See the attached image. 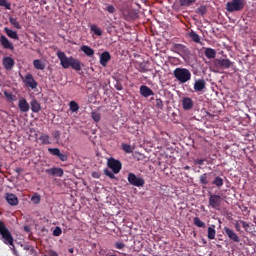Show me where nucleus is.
Instances as JSON below:
<instances>
[{"mask_svg": "<svg viewBox=\"0 0 256 256\" xmlns=\"http://www.w3.org/2000/svg\"><path fill=\"white\" fill-rule=\"evenodd\" d=\"M57 57L63 69H69L71 67L74 71H81L82 67L79 59H75L72 56L67 57L65 52L62 51L57 52Z\"/></svg>", "mask_w": 256, "mask_h": 256, "instance_id": "nucleus-1", "label": "nucleus"}, {"mask_svg": "<svg viewBox=\"0 0 256 256\" xmlns=\"http://www.w3.org/2000/svg\"><path fill=\"white\" fill-rule=\"evenodd\" d=\"M0 239L4 243V245H9L10 247H15V239L13 238V234L5 225V222L0 220Z\"/></svg>", "mask_w": 256, "mask_h": 256, "instance_id": "nucleus-2", "label": "nucleus"}, {"mask_svg": "<svg viewBox=\"0 0 256 256\" xmlns=\"http://www.w3.org/2000/svg\"><path fill=\"white\" fill-rule=\"evenodd\" d=\"M173 75L175 79L179 81V83H187L191 81V71H189L187 68L178 67L173 71Z\"/></svg>", "mask_w": 256, "mask_h": 256, "instance_id": "nucleus-3", "label": "nucleus"}, {"mask_svg": "<svg viewBox=\"0 0 256 256\" xmlns=\"http://www.w3.org/2000/svg\"><path fill=\"white\" fill-rule=\"evenodd\" d=\"M172 49L174 50V53H178V55H180L184 60L191 57V49H189L185 44H173Z\"/></svg>", "mask_w": 256, "mask_h": 256, "instance_id": "nucleus-4", "label": "nucleus"}, {"mask_svg": "<svg viewBox=\"0 0 256 256\" xmlns=\"http://www.w3.org/2000/svg\"><path fill=\"white\" fill-rule=\"evenodd\" d=\"M245 9L244 0H232L231 2L226 3V11L228 13H235V11H243Z\"/></svg>", "mask_w": 256, "mask_h": 256, "instance_id": "nucleus-5", "label": "nucleus"}, {"mask_svg": "<svg viewBox=\"0 0 256 256\" xmlns=\"http://www.w3.org/2000/svg\"><path fill=\"white\" fill-rule=\"evenodd\" d=\"M107 166L115 174L120 173L121 169H123V164L121 163V161H119L115 158H109L108 161H107Z\"/></svg>", "mask_w": 256, "mask_h": 256, "instance_id": "nucleus-6", "label": "nucleus"}, {"mask_svg": "<svg viewBox=\"0 0 256 256\" xmlns=\"http://www.w3.org/2000/svg\"><path fill=\"white\" fill-rule=\"evenodd\" d=\"M128 183L134 187H144L145 179L137 177L134 173L128 174Z\"/></svg>", "mask_w": 256, "mask_h": 256, "instance_id": "nucleus-7", "label": "nucleus"}, {"mask_svg": "<svg viewBox=\"0 0 256 256\" xmlns=\"http://www.w3.org/2000/svg\"><path fill=\"white\" fill-rule=\"evenodd\" d=\"M214 65L216 69H229L233 65V62L227 58H220L214 60Z\"/></svg>", "mask_w": 256, "mask_h": 256, "instance_id": "nucleus-8", "label": "nucleus"}, {"mask_svg": "<svg viewBox=\"0 0 256 256\" xmlns=\"http://www.w3.org/2000/svg\"><path fill=\"white\" fill-rule=\"evenodd\" d=\"M18 109L20 113H29V110L31 109V105H29V102H27V98L20 97L18 101Z\"/></svg>", "mask_w": 256, "mask_h": 256, "instance_id": "nucleus-9", "label": "nucleus"}, {"mask_svg": "<svg viewBox=\"0 0 256 256\" xmlns=\"http://www.w3.org/2000/svg\"><path fill=\"white\" fill-rule=\"evenodd\" d=\"M209 205L212 209H216L219 211L221 207V196L219 195H210L209 197Z\"/></svg>", "mask_w": 256, "mask_h": 256, "instance_id": "nucleus-10", "label": "nucleus"}, {"mask_svg": "<svg viewBox=\"0 0 256 256\" xmlns=\"http://www.w3.org/2000/svg\"><path fill=\"white\" fill-rule=\"evenodd\" d=\"M224 233L226 236H228L230 241H233L234 243H239V241H241V239L239 238V235H237V233H235L233 229L227 226L224 227Z\"/></svg>", "mask_w": 256, "mask_h": 256, "instance_id": "nucleus-11", "label": "nucleus"}, {"mask_svg": "<svg viewBox=\"0 0 256 256\" xmlns=\"http://www.w3.org/2000/svg\"><path fill=\"white\" fill-rule=\"evenodd\" d=\"M48 153H50V155H53L54 157H58V159L63 162L67 161L68 159L67 154L61 153V150L59 148H48Z\"/></svg>", "mask_w": 256, "mask_h": 256, "instance_id": "nucleus-12", "label": "nucleus"}, {"mask_svg": "<svg viewBox=\"0 0 256 256\" xmlns=\"http://www.w3.org/2000/svg\"><path fill=\"white\" fill-rule=\"evenodd\" d=\"M24 83L27 87H30V89H37V81L35 78H33V74H26Z\"/></svg>", "mask_w": 256, "mask_h": 256, "instance_id": "nucleus-13", "label": "nucleus"}, {"mask_svg": "<svg viewBox=\"0 0 256 256\" xmlns=\"http://www.w3.org/2000/svg\"><path fill=\"white\" fill-rule=\"evenodd\" d=\"M45 173L51 175V177H61L64 174L63 169L57 167L46 169Z\"/></svg>", "mask_w": 256, "mask_h": 256, "instance_id": "nucleus-14", "label": "nucleus"}, {"mask_svg": "<svg viewBox=\"0 0 256 256\" xmlns=\"http://www.w3.org/2000/svg\"><path fill=\"white\" fill-rule=\"evenodd\" d=\"M0 43L4 49H9L10 51H13V49H15L13 43H11V41H9V39L5 35L0 36Z\"/></svg>", "mask_w": 256, "mask_h": 256, "instance_id": "nucleus-15", "label": "nucleus"}, {"mask_svg": "<svg viewBox=\"0 0 256 256\" xmlns=\"http://www.w3.org/2000/svg\"><path fill=\"white\" fill-rule=\"evenodd\" d=\"M5 199L12 207L19 205V198L13 193H6Z\"/></svg>", "mask_w": 256, "mask_h": 256, "instance_id": "nucleus-16", "label": "nucleus"}, {"mask_svg": "<svg viewBox=\"0 0 256 256\" xmlns=\"http://www.w3.org/2000/svg\"><path fill=\"white\" fill-rule=\"evenodd\" d=\"M193 106H194L193 99H191L190 97H184L182 99V107L184 111H191Z\"/></svg>", "mask_w": 256, "mask_h": 256, "instance_id": "nucleus-17", "label": "nucleus"}, {"mask_svg": "<svg viewBox=\"0 0 256 256\" xmlns=\"http://www.w3.org/2000/svg\"><path fill=\"white\" fill-rule=\"evenodd\" d=\"M109 61H111V53L108 51L103 52L100 55V65H102V67H107V63H109Z\"/></svg>", "mask_w": 256, "mask_h": 256, "instance_id": "nucleus-18", "label": "nucleus"}, {"mask_svg": "<svg viewBox=\"0 0 256 256\" xmlns=\"http://www.w3.org/2000/svg\"><path fill=\"white\" fill-rule=\"evenodd\" d=\"M140 95L142 97L147 98V97H151V95H155V92H153V90L148 86L142 85L140 86Z\"/></svg>", "mask_w": 256, "mask_h": 256, "instance_id": "nucleus-19", "label": "nucleus"}, {"mask_svg": "<svg viewBox=\"0 0 256 256\" xmlns=\"http://www.w3.org/2000/svg\"><path fill=\"white\" fill-rule=\"evenodd\" d=\"M3 65H4L5 69H7L9 71V70L13 69V67H15V60H13V58H11V57H4Z\"/></svg>", "mask_w": 256, "mask_h": 256, "instance_id": "nucleus-20", "label": "nucleus"}, {"mask_svg": "<svg viewBox=\"0 0 256 256\" xmlns=\"http://www.w3.org/2000/svg\"><path fill=\"white\" fill-rule=\"evenodd\" d=\"M30 107L33 113H39L41 111V104L35 98L31 100Z\"/></svg>", "mask_w": 256, "mask_h": 256, "instance_id": "nucleus-21", "label": "nucleus"}, {"mask_svg": "<svg viewBox=\"0 0 256 256\" xmlns=\"http://www.w3.org/2000/svg\"><path fill=\"white\" fill-rule=\"evenodd\" d=\"M215 224H212L208 227V230H207V238L210 240V241H213V239H215V236L217 235V230H215Z\"/></svg>", "mask_w": 256, "mask_h": 256, "instance_id": "nucleus-22", "label": "nucleus"}, {"mask_svg": "<svg viewBox=\"0 0 256 256\" xmlns=\"http://www.w3.org/2000/svg\"><path fill=\"white\" fill-rule=\"evenodd\" d=\"M205 81L203 79H198L195 81L194 83V91L199 92V91H203V89H205Z\"/></svg>", "mask_w": 256, "mask_h": 256, "instance_id": "nucleus-23", "label": "nucleus"}, {"mask_svg": "<svg viewBox=\"0 0 256 256\" xmlns=\"http://www.w3.org/2000/svg\"><path fill=\"white\" fill-rule=\"evenodd\" d=\"M204 55L207 59H215L217 57V51L213 48H205Z\"/></svg>", "mask_w": 256, "mask_h": 256, "instance_id": "nucleus-24", "label": "nucleus"}, {"mask_svg": "<svg viewBox=\"0 0 256 256\" xmlns=\"http://www.w3.org/2000/svg\"><path fill=\"white\" fill-rule=\"evenodd\" d=\"M4 31L6 33V35H8L10 37V39H14L15 41H19V35L17 34L16 31H13L9 28H4Z\"/></svg>", "mask_w": 256, "mask_h": 256, "instance_id": "nucleus-25", "label": "nucleus"}, {"mask_svg": "<svg viewBox=\"0 0 256 256\" xmlns=\"http://www.w3.org/2000/svg\"><path fill=\"white\" fill-rule=\"evenodd\" d=\"M81 51L83 53H85L87 55V57H93L95 55V50H93V48H91L87 45H83L81 47Z\"/></svg>", "mask_w": 256, "mask_h": 256, "instance_id": "nucleus-26", "label": "nucleus"}, {"mask_svg": "<svg viewBox=\"0 0 256 256\" xmlns=\"http://www.w3.org/2000/svg\"><path fill=\"white\" fill-rule=\"evenodd\" d=\"M39 141H41L42 145H51V138L49 134L42 133L39 137Z\"/></svg>", "mask_w": 256, "mask_h": 256, "instance_id": "nucleus-27", "label": "nucleus"}, {"mask_svg": "<svg viewBox=\"0 0 256 256\" xmlns=\"http://www.w3.org/2000/svg\"><path fill=\"white\" fill-rule=\"evenodd\" d=\"M33 65H34V68L37 69L38 71H43L45 69V62H43L40 59H35L33 61Z\"/></svg>", "mask_w": 256, "mask_h": 256, "instance_id": "nucleus-28", "label": "nucleus"}, {"mask_svg": "<svg viewBox=\"0 0 256 256\" xmlns=\"http://www.w3.org/2000/svg\"><path fill=\"white\" fill-rule=\"evenodd\" d=\"M193 224L195 227H199L200 229H205V227H207V224H205V222H203L199 217L193 218Z\"/></svg>", "mask_w": 256, "mask_h": 256, "instance_id": "nucleus-29", "label": "nucleus"}, {"mask_svg": "<svg viewBox=\"0 0 256 256\" xmlns=\"http://www.w3.org/2000/svg\"><path fill=\"white\" fill-rule=\"evenodd\" d=\"M188 37H190L194 43H201V36H199L195 31L189 32Z\"/></svg>", "mask_w": 256, "mask_h": 256, "instance_id": "nucleus-30", "label": "nucleus"}, {"mask_svg": "<svg viewBox=\"0 0 256 256\" xmlns=\"http://www.w3.org/2000/svg\"><path fill=\"white\" fill-rule=\"evenodd\" d=\"M139 18V12L135 9L128 10V16L126 19L130 21L131 19H138Z\"/></svg>", "mask_w": 256, "mask_h": 256, "instance_id": "nucleus-31", "label": "nucleus"}, {"mask_svg": "<svg viewBox=\"0 0 256 256\" xmlns=\"http://www.w3.org/2000/svg\"><path fill=\"white\" fill-rule=\"evenodd\" d=\"M211 177V173H204L200 176L201 185H209V178Z\"/></svg>", "mask_w": 256, "mask_h": 256, "instance_id": "nucleus-32", "label": "nucleus"}, {"mask_svg": "<svg viewBox=\"0 0 256 256\" xmlns=\"http://www.w3.org/2000/svg\"><path fill=\"white\" fill-rule=\"evenodd\" d=\"M90 30L92 31V33H94V35H97L98 37H101V35H103V30L97 27L96 24H92Z\"/></svg>", "mask_w": 256, "mask_h": 256, "instance_id": "nucleus-33", "label": "nucleus"}, {"mask_svg": "<svg viewBox=\"0 0 256 256\" xmlns=\"http://www.w3.org/2000/svg\"><path fill=\"white\" fill-rule=\"evenodd\" d=\"M138 71L140 73H149L151 70L147 67V62H142L138 65Z\"/></svg>", "mask_w": 256, "mask_h": 256, "instance_id": "nucleus-34", "label": "nucleus"}, {"mask_svg": "<svg viewBox=\"0 0 256 256\" xmlns=\"http://www.w3.org/2000/svg\"><path fill=\"white\" fill-rule=\"evenodd\" d=\"M180 7H191L193 3H197V0H179Z\"/></svg>", "mask_w": 256, "mask_h": 256, "instance_id": "nucleus-35", "label": "nucleus"}, {"mask_svg": "<svg viewBox=\"0 0 256 256\" xmlns=\"http://www.w3.org/2000/svg\"><path fill=\"white\" fill-rule=\"evenodd\" d=\"M69 107L72 113H77V111H79V104L76 101H71Z\"/></svg>", "mask_w": 256, "mask_h": 256, "instance_id": "nucleus-36", "label": "nucleus"}, {"mask_svg": "<svg viewBox=\"0 0 256 256\" xmlns=\"http://www.w3.org/2000/svg\"><path fill=\"white\" fill-rule=\"evenodd\" d=\"M4 96L6 97L7 101L12 103V101H15L17 99V96H15L13 93L4 91Z\"/></svg>", "mask_w": 256, "mask_h": 256, "instance_id": "nucleus-37", "label": "nucleus"}, {"mask_svg": "<svg viewBox=\"0 0 256 256\" xmlns=\"http://www.w3.org/2000/svg\"><path fill=\"white\" fill-rule=\"evenodd\" d=\"M196 13L198 15H201V17H204L207 15V6H200L196 9Z\"/></svg>", "mask_w": 256, "mask_h": 256, "instance_id": "nucleus-38", "label": "nucleus"}, {"mask_svg": "<svg viewBox=\"0 0 256 256\" xmlns=\"http://www.w3.org/2000/svg\"><path fill=\"white\" fill-rule=\"evenodd\" d=\"M91 119H93V121H95V123H99V121H101V113L92 111Z\"/></svg>", "mask_w": 256, "mask_h": 256, "instance_id": "nucleus-39", "label": "nucleus"}, {"mask_svg": "<svg viewBox=\"0 0 256 256\" xmlns=\"http://www.w3.org/2000/svg\"><path fill=\"white\" fill-rule=\"evenodd\" d=\"M212 185H216V187H223V178L217 176L215 179L212 181Z\"/></svg>", "mask_w": 256, "mask_h": 256, "instance_id": "nucleus-40", "label": "nucleus"}, {"mask_svg": "<svg viewBox=\"0 0 256 256\" xmlns=\"http://www.w3.org/2000/svg\"><path fill=\"white\" fill-rule=\"evenodd\" d=\"M31 201L35 204V205H39V203H41V196L39 194H34L31 197Z\"/></svg>", "mask_w": 256, "mask_h": 256, "instance_id": "nucleus-41", "label": "nucleus"}, {"mask_svg": "<svg viewBox=\"0 0 256 256\" xmlns=\"http://www.w3.org/2000/svg\"><path fill=\"white\" fill-rule=\"evenodd\" d=\"M0 7H5L8 11H11V3L7 0H0Z\"/></svg>", "mask_w": 256, "mask_h": 256, "instance_id": "nucleus-42", "label": "nucleus"}, {"mask_svg": "<svg viewBox=\"0 0 256 256\" xmlns=\"http://www.w3.org/2000/svg\"><path fill=\"white\" fill-rule=\"evenodd\" d=\"M9 21L16 29H21V24L17 21V18H10Z\"/></svg>", "mask_w": 256, "mask_h": 256, "instance_id": "nucleus-43", "label": "nucleus"}, {"mask_svg": "<svg viewBox=\"0 0 256 256\" xmlns=\"http://www.w3.org/2000/svg\"><path fill=\"white\" fill-rule=\"evenodd\" d=\"M122 149L125 153H133V147L129 144H122Z\"/></svg>", "mask_w": 256, "mask_h": 256, "instance_id": "nucleus-44", "label": "nucleus"}, {"mask_svg": "<svg viewBox=\"0 0 256 256\" xmlns=\"http://www.w3.org/2000/svg\"><path fill=\"white\" fill-rule=\"evenodd\" d=\"M61 233H63V230L61 229V227L57 226L53 231V236L60 237Z\"/></svg>", "mask_w": 256, "mask_h": 256, "instance_id": "nucleus-45", "label": "nucleus"}, {"mask_svg": "<svg viewBox=\"0 0 256 256\" xmlns=\"http://www.w3.org/2000/svg\"><path fill=\"white\" fill-rule=\"evenodd\" d=\"M104 174L110 179H115V173L109 169H104Z\"/></svg>", "mask_w": 256, "mask_h": 256, "instance_id": "nucleus-46", "label": "nucleus"}, {"mask_svg": "<svg viewBox=\"0 0 256 256\" xmlns=\"http://www.w3.org/2000/svg\"><path fill=\"white\" fill-rule=\"evenodd\" d=\"M155 107L157 109H163V100H161L160 98L156 99Z\"/></svg>", "mask_w": 256, "mask_h": 256, "instance_id": "nucleus-47", "label": "nucleus"}, {"mask_svg": "<svg viewBox=\"0 0 256 256\" xmlns=\"http://www.w3.org/2000/svg\"><path fill=\"white\" fill-rule=\"evenodd\" d=\"M116 249H125V243L123 242H116L115 243Z\"/></svg>", "mask_w": 256, "mask_h": 256, "instance_id": "nucleus-48", "label": "nucleus"}, {"mask_svg": "<svg viewBox=\"0 0 256 256\" xmlns=\"http://www.w3.org/2000/svg\"><path fill=\"white\" fill-rule=\"evenodd\" d=\"M239 223L242 225V227L245 229V231H247V229H249V223L240 220Z\"/></svg>", "mask_w": 256, "mask_h": 256, "instance_id": "nucleus-49", "label": "nucleus"}, {"mask_svg": "<svg viewBox=\"0 0 256 256\" xmlns=\"http://www.w3.org/2000/svg\"><path fill=\"white\" fill-rule=\"evenodd\" d=\"M106 10L108 11V13H115V6L108 5Z\"/></svg>", "mask_w": 256, "mask_h": 256, "instance_id": "nucleus-50", "label": "nucleus"}, {"mask_svg": "<svg viewBox=\"0 0 256 256\" xmlns=\"http://www.w3.org/2000/svg\"><path fill=\"white\" fill-rule=\"evenodd\" d=\"M203 163H205V159L194 160V165H203Z\"/></svg>", "mask_w": 256, "mask_h": 256, "instance_id": "nucleus-51", "label": "nucleus"}, {"mask_svg": "<svg viewBox=\"0 0 256 256\" xmlns=\"http://www.w3.org/2000/svg\"><path fill=\"white\" fill-rule=\"evenodd\" d=\"M91 175H92L93 179H99L101 177V173H99V172H92Z\"/></svg>", "mask_w": 256, "mask_h": 256, "instance_id": "nucleus-52", "label": "nucleus"}, {"mask_svg": "<svg viewBox=\"0 0 256 256\" xmlns=\"http://www.w3.org/2000/svg\"><path fill=\"white\" fill-rule=\"evenodd\" d=\"M53 137H54V139H59L61 137V132H59V130L55 131L53 133Z\"/></svg>", "mask_w": 256, "mask_h": 256, "instance_id": "nucleus-53", "label": "nucleus"}, {"mask_svg": "<svg viewBox=\"0 0 256 256\" xmlns=\"http://www.w3.org/2000/svg\"><path fill=\"white\" fill-rule=\"evenodd\" d=\"M235 229H236V231H241V222H236V224H235Z\"/></svg>", "mask_w": 256, "mask_h": 256, "instance_id": "nucleus-54", "label": "nucleus"}, {"mask_svg": "<svg viewBox=\"0 0 256 256\" xmlns=\"http://www.w3.org/2000/svg\"><path fill=\"white\" fill-rule=\"evenodd\" d=\"M44 256H59V254H57V252H52L51 254H49V255H44Z\"/></svg>", "mask_w": 256, "mask_h": 256, "instance_id": "nucleus-55", "label": "nucleus"}, {"mask_svg": "<svg viewBox=\"0 0 256 256\" xmlns=\"http://www.w3.org/2000/svg\"><path fill=\"white\" fill-rule=\"evenodd\" d=\"M68 251H69V253H71V254L75 253V250H74L73 248H69Z\"/></svg>", "mask_w": 256, "mask_h": 256, "instance_id": "nucleus-56", "label": "nucleus"}, {"mask_svg": "<svg viewBox=\"0 0 256 256\" xmlns=\"http://www.w3.org/2000/svg\"><path fill=\"white\" fill-rule=\"evenodd\" d=\"M184 169H185V171H189V169H191V167L190 166H185Z\"/></svg>", "mask_w": 256, "mask_h": 256, "instance_id": "nucleus-57", "label": "nucleus"}, {"mask_svg": "<svg viewBox=\"0 0 256 256\" xmlns=\"http://www.w3.org/2000/svg\"><path fill=\"white\" fill-rule=\"evenodd\" d=\"M3 165L0 164V173L2 172Z\"/></svg>", "mask_w": 256, "mask_h": 256, "instance_id": "nucleus-58", "label": "nucleus"}, {"mask_svg": "<svg viewBox=\"0 0 256 256\" xmlns=\"http://www.w3.org/2000/svg\"><path fill=\"white\" fill-rule=\"evenodd\" d=\"M25 231H29V228L25 227Z\"/></svg>", "mask_w": 256, "mask_h": 256, "instance_id": "nucleus-59", "label": "nucleus"}, {"mask_svg": "<svg viewBox=\"0 0 256 256\" xmlns=\"http://www.w3.org/2000/svg\"><path fill=\"white\" fill-rule=\"evenodd\" d=\"M203 243H207V241L203 240Z\"/></svg>", "mask_w": 256, "mask_h": 256, "instance_id": "nucleus-60", "label": "nucleus"}, {"mask_svg": "<svg viewBox=\"0 0 256 256\" xmlns=\"http://www.w3.org/2000/svg\"><path fill=\"white\" fill-rule=\"evenodd\" d=\"M34 1H39V0H34Z\"/></svg>", "mask_w": 256, "mask_h": 256, "instance_id": "nucleus-61", "label": "nucleus"}]
</instances>
